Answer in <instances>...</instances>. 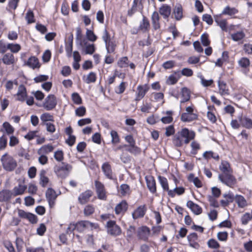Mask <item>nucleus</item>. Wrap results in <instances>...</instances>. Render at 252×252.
Instances as JSON below:
<instances>
[{
  "instance_id": "obj_27",
  "label": "nucleus",
  "mask_w": 252,
  "mask_h": 252,
  "mask_svg": "<svg viewBox=\"0 0 252 252\" xmlns=\"http://www.w3.org/2000/svg\"><path fill=\"white\" fill-rule=\"evenodd\" d=\"M145 206H140L138 207L132 213V216L133 219L136 220L138 218L143 217L146 212Z\"/></svg>"
},
{
  "instance_id": "obj_47",
  "label": "nucleus",
  "mask_w": 252,
  "mask_h": 252,
  "mask_svg": "<svg viewBox=\"0 0 252 252\" xmlns=\"http://www.w3.org/2000/svg\"><path fill=\"white\" fill-rule=\"evenodd\" d=\"M129 61L126 57L121 58L118 61L117 64L121 68L127 67L128 66Z\"/></svg>"
},
{
  "instance_id": "obj_15",
  "label": "nucleus",
  "mask_w": 252,
  "mask_h": 252,
  "mask_svg": "<svg viewBox=\"0 0 252 252\" xmlns=\"http://www.w3.org/2000/svg\"><path fill=\"white\" fill-rule=\"evenodd\" d=\"M17 100L20 101H24L27 96V91L25 87L20 85L18 87V92L16 94Z\"/></svg>"
},
{
  "instance_id": "obj_38",
  "label": "nucleus",
  "mask_w": 252,
  "mask_h": 252,
  "mask_svg": "<svg viewBox=\"0 0 252 252\" xmlns=\"http://www.w3.org/2000/svg\"><path fill=\"white\" fill-rule=\"evenodd\" d=\"M185 192V189L183 187L176 188L174 189L170 190L168 191V195L171 197H174L175 194L178 195L183 194Z\"/></svg>"
},
{
  "instance_id": "obj_62",
  "label": "nucleus",
  "mask_w": 252,
  "mask_h": 252,
  "mask_svg": "<svg viewBox=\"0 0 252 252\" xmlns=\"http://www.w3.org/2000/svg\"><path fill=\"white\" fill-rule=\"evenodd\" d=\"M252 219V216L250 213H246L241 218V222L243 225H246Z\"/></svg>"
},
{
  "instance_id": "obj_49",
  "label": "nucleus",
  "mask_w": 252,
  "mask_h": 252,
  "mask_svg": "<svg viewBox=\"0 0 252 252\" xmlns=\"http://www.w3.org/2000/svg\"><path fill=\"white\" fill-rule=\"evenodd\" d=\"M7 48L13 53H18L21 50V46L19 44L8 43Z\"/></svg>"
},
{
  "instance_id": "obj_4",
  "label": "nucleus",
  "mask_w": 252,
  "mask_h": 252,
  "mask_svg": "<svg viewBox=\"0 0 252 252\" xmlns=\"http://www.w3.org/2000/svg\"><path fill=\"white\" fill-rule=\"evenodd\" d=\"M193 106H188L186 108V112L182 113L181 120L184 122H191L197 119L198 115L194 112Z\"/></svg>"
},
{
  "instance_id": "obj_17",
  "label": "nucleus",
  "mask_w": 252,
  "mask_h": 252,
  "mask_svg": "<svg viewBox=\"0 0 252 252\" xmlns=\"http://www.w3.org/2000/svg\"><path fill=\"white\" fill-rule=\"evenodd\" d=\"M219 92L221 96L229 94V90L226 84L223 81L219 80L218 82Z\"/></svg>"
},
{
  "instance_id": "obj_34",
  "label": "nucleus",
  "mask_w": 252,
  "mask_h": 252,
  "mask_svg": "<svg viewBox=\"0 0 252 252\" xmlns=\"http://www.w3.org/2000/svg\"><path fill=\"white\" fill-rule=\"evenodd\" d=\"M27 64L33 69L39 68L40 66L38 60L35 57L30 58L27 61Z\"/></svg>"
},
{
  "instance_id": "obj_16",
  "label": "nucleus",
  "mask_w": 252,
  "mask_h": 252,
  "mask_svg": "<svg viewBox=\"0 0 252 252\" xmlns=\"http://www.w3.org/2000/svg\"><path fill=\"white\" fill-rule=\"evenodd\" d=\"M171 8L170 6L163 4L159 8V13L165 19H168L171 14Z\"/></svg>"
},
{
  "instance_id": "obj_29",
  "label": "nucleus",
  "mask_w": 252,
  "mask_h": 252,
  "mask_svg": "<svg viewBox=\"0 0 252 252\" xmlns=\"http://www.w3.org/2000/svg\"><path fill=\"white\" fill-rule=\"evenodd\" d=\"M163 114H165L166 116L163 117L160 119L161 122L164 124H168L171 123L173 120V118L172 117V115L173 114V112L172 111H167L165 112H162Z\"/></svg>"
},
{
  "instance_id": "obj_58",
  "label": "nucleus",
  "mask_w": 252,
  "mask_h": 252,
  "mask_svg": "<svg viewBox=\"0 0 252 252\" xmlns=\"http://www.w3.org/2000/svg\"><path fill=\"white\" fill-rule=\"evenodd\" d=\"M87 220L81 221L76 223V230L78 231L82 232L85 228H87Z\"/></svg>"
},
{
  "instance_id": "obj_12",
  "label": "nucleus",
  "mask_w": 252,
  "mask_h": 252,
  "mask_svg": "<svg viewBox=\"0 0 252 252\" xmlns=\"http://www.w3.org/2000/svg\"><path fill=\"white\" fill-rule=\"evenodd\" d=\"M101 169L106 178L110 180H113V173L110 164L108 162H105L102 165Z\"/></svg>"
},
{
  "instance_id": "obj_28",
  "label": "nucleus",
  "mask_w": 252,
  "mask_h": 252,
  "mask_svg": "<svg viewBox=\"0 0 252 252\" xmlns=\"http://www.w3.org/2000/svg\"><path fill=\"white\" fill-rule=\"evenodd\" d=\"M173 14L176 20H180L183 18V8L181 5L178 4L175 6Z\"/></svg>"
},
{
  "instance_id": "obj_44",
  "label": "nucleus",
  "mask_w": 252,
  "mask_h": 252,
  "mask_svg": "<svg viewBox=\"0 0 252 252\" xmlns=\"http://www.w3.org/2000/svg\"><path fill=\"white\" fill-rule=\"evenodd\" d=\"M158 179L159 183L161 186L163 190L167 191V192L168 193L169 190H170V189H169V186L167 179L164 177L159 176Z\"/></svg>"
},
{
  "instance_id": "obj_50",
  "label": "nucleus",
  "mask_w": 252,
  "mask_h": 252,
  "mask_svg": "<svg viewBox=\"0 0 252 252\" xmlns=\"http://www.w3.org/2000/svg\"><path fill=\"white\" fill-rule=\"evenodd\" d=\"M110 135L112 138L111 142L113 144H117L120 142V138L117 132L112 130L110 132Z\"/></svg>"
},
{
  "instance_id": "obj_22",
  "label": "nucleus",
  "mask_w": 252,
  "mask_h": 252,
  "mask_svg": "<svg viewBox=\"0 0 252 252\" xmlns=\"http://www.w3.org/2000/svg\"><path fill=\"white\" fill-rule=\"evenodd\" d=\"M0 131L4 134L10 135L13 134L14 132V128L7 122H4L2 126V128Z\"/></svg>"
},
{
  "instance_id": "obj_3",
  "label": "nucleus",
  "mask_w": 252,
  "mask_h": 252,
  "mask_svg": "<svg viewBox=\"0 0 252 252\" xmlns=\"http://www.w3.org/2000/svg\"><path fill=\"white\" fill-rule=\"evenodd\" d=\"M0 161L3 169L7 171H13L17 165L16 160L7 153L2 156Z\"/></svg>"
},
{
  "instance_id": "obj_64",
  "label": "nucleus",
  "mask_w": 252,
  "mask_h": 252,
  "mask_svg": "<svg viewBox=\"0 0 252 252\" xmlns=\"http://www.w3.org/2000/svg\"><path fill=\"white\" fill-rule=\"evenodd\" d=\"M94 211V208L92 205H87L84 209V213L85 216H90L93 214Z\"/></svg>"
},
{
  "instance_id": "obj_31",
  "label": "nucleus",
  "mask_w": 252,
  "mask_h": 252,
  "mask_svg": "<svg viewBox=\"0 0 252 252\" xmlns=\"http://www.w3.org/2000/svg\"><path fill=\"white\" fill-rule=\"evenodd\" d=\"M11 191L7 189L0 191V202H6L9 200L12 196Z\"/></svg>"
},
{
  "instance_id": "obj_55",
  "label": "nucleus",
  "mask_w": 252,
  "mask_h": 252,
  "mask_svg": "<svg viewBox=\"0 0 252 252\" xmlns=\"http://www.w3.org/2000/svg\"><path fill=\"white\" fill-rule=\"evenodd\" d=\"M200 39L204 46H208L210 45V41L209 39V35L207 33H204L202 34L201 36Z\"/></svg>"
},
{
  "instance_id": "obj_51",
  "label": "nucleus",
  "mask_w": 252,
  "mask_h": 252,
  "mask_svg": "<svg viewBox=\"0 0 252 252\" xmlns=\"http://www.w3.org/2000/svg\"><path fill=\"white\" fill-rule=\"evenodd\" d=\"M238 64L241 67L243 68H247L250 65V60L247 58H242L239 60Z\"/></svg>"
},
{
  "instance_id": "obj_7",
  "label": "nucleus",
  "mask_w": 252,
  "mask_h": 252,
  "mask_svg": "<svg viewBox=\"0 0 252 252\" xmlns=\"http://www.w3.org/2000/svg\"><path fill=\"white\" fill-rule=\"evenodd\" d=\"M150 232V228L146 226L139 227L136 231L137 236L138 239L143 241H148Z\"/></svg>"
},
{
  "instance_id": "obj_54",
  "label": "nucleus",
  "mask_w": 252,
  "mask_h": 252,
  "mask_svg": "<svg viewBox=\"0 0 252 252\" xmlns=\"http://www.w3.org/2000/svg\"><path fill=\"white\" fill-rule=\"evenodd\" d=\"M228 55L226 52H223L222 54V58H219L217 60L215 63L216 66L220 67L222 65L223 62L226 61L228 59Z\"/></svg>"
},
{
  "instance_id": "obj_52",
  "label": "nucleus",
  "mask_w": 252,
  "mask_h": 252,
  "mask_svg": "<svg viewBox=\"0 0 252 252\" xmlns=\"http://www.w3.org/2000/svg\"><path fill=\"white\" fill-rule=\"evenodd\" d=\"M207 245L209 248L217 249L220 248V245L218 241L214 239H210L207 242Z\"/></svg>"
},
{
  "instance_id": "obj_25",
  "label": "nucleus",
  "mask_w": 252,
  "mask_h": 252,
  "mask_svg": "<svg viewBox=\"0 0 252 252\" xmlns=\"http://www.w3.org/2000/svg\"><path fill=\"white\" fill-rule=\"evenodd\" d=\"M27 189L26 185L19 184L18 186H15L12 189V194L14 196L24 194L26 189Z\"/></svg>"
},
{
  "instance_id": "obj_32",
  "label": "nucleus",
  "mask_w": 252,
  "mask_h": 252,
  "mask_svg": "<svg viewBox=\"0 0 252 252\" xmlns=\"http://www.w3.org/2000/svg\"><path fill=\"white\" fill-rule=\"evenodd\" d=\"M139 28L143 32H146L149 30L150 23L146 17H143V19L140 23Z\"/></svg>"
},
{
  "instance_id": "obj_39",
  "label": "nucleus",
  "mask_w": 252,
  "mask_h": 252,
  "mask_svg": "<svg viewBox=\"0 0 252 252\" xmlns=\"http://www.w3.org/2000/svg\"><path fill=\"white\" fill-rule=\"evenodd\" d=\"M180 77L179 71L175 72V74H172L169 76L167 80V83L169 85H174L177 82Z\"/></svg>"
},
{
  "instance_id": "obj_41",
  "label": "nucleus",
  "mask_w": 252,
  "mask_h": 252,
  "mask_svg": "<svg viewBox=\"0 0 252 252\" xmlns=\"http://www.w3.org/2000/svg\"><path fill=\"white\" fill-rule=\"evenodd\" d=\"M245 36V34L243 31H239L231 34V38L234 41H239L242 40Z\"/></svg>"
},
{
  "instance_id": "obj_23",
  "label": "nucleus",
  "mask_w": 252,
  "mask_h": 252,
  "mask_svg": "<svg viewBox=\"0 0 252 252\" xmlns=\"http://www.w3.org/2000/svg\"><path fill=\"white\" fill-rule=\"evenodd\" d=\"M238 119L240 122L241 123V125H242V126L248 129L252 128V119L246 116L243 117L242 116H239L238 117Z\"/></svg>"
},
{
  "instance_id": "obj_1",
  "label": "nucleus",
  "mask_w": 252,
  "mask_h": 252,
  "mask_svg": "<svg viewBox=\"0 0 252 252\" xmlns=\"http://www.w3.org/2000/svg\"><path fill=\"white\" fill-rule=\"evenodd\" d=\"M195 135L194 131L184 128L174 135L173 143L175 146L181 147L184 143L188 144L190 140L193 139Z\"/></svg>"
},
{
  "instance_id": "obj_9",
  "label": "nucleus",
  "mask_w": 252,
  "mask_h": 252,
  "mask_svg": "<svg viewBox=\"0 0 252 252\" xmlns=\"http://www.w3.org/2000/svg\"><path fill=\"white\" fill-rule=\"evenodd\" d=\"M149 89L150 87L148 84L138 86L137 87L135 100L136 101H140L144 97Z\"/></svg>"
},
{
  "instance_id": "obj_45",
  "label": "nucleus",
  "mask_w": 252,
  "mask_h": 252,
  "mask_svg": "<svg viewBox=\"0 0 252 252\" xmlns=\"http://www.w3.org/2000/svg\"><path fill=\"white\" fill-rule=\"evenodd\" d=\"M105 44V47L108 53H113L115 50L116 44L115 41L110 40Z\"/></svg>"
},
{
  "instance_id": "obj_18",
  "label": "nucleus",
  "mask_w": 252,
  "mask_h": 252,
  "mask_svg": "<svg viewBox=\"0 0 252 252\" xmlns=\"http://www.w3.org/2000/svg\"><path fill=\"white\" fill-rule=\"evenodd\" d=\"M54 149V147L51 144H48L43 145L37 151L38 155H43L46 156L49 153L52 152Z\"/></svg>"
},
{
  "instance_id": "obj_59",
  "label": "nucleus",
  "mask_w": 252,
  "mask_h": 252,
  "mask_svg": "<svg viewBox=\"0 0 252 252\" xmlns=\"http://www.w3.org/2000/svg\"><path fill=\"white\" fill-rule=\"evenodd\" d=\"M25 18L28 24H31L35 22L33 13L30 9L26 13Z\"/></svg>"
},
{
  "instance_id": "obj_14",
  "label": "nucleus",
  "mask_w": 252,
  "mask_h": 252,
  "mask_svg": "<svg viewBox=\"0 0 252 252\" xmlns=\"http://www.w3.org/2000/svg\"><path fill=\"white\" fill-rule=\"evenodd\" d=\"M127 204L125 200L118 204L115 208V214L117 215H123L127 209Z\"/></svg>"
},
{
  "instance_id": "obj_36",
  "label": "nucleus",
  "mask_w": 252,
  "mask_h": 252,
  "mask_svg": "<svg viewBox=\"0 0 252 252\" xmlns=\"http://www.w3.org/2000/svg\"><path fill=\"white\" fill-rule=\"evenodd\" d=\"M238 12V10L236 8L227 6L223 9L220 14L232 16L237 14Z\"/></svg>"
},
{
  "instance_id": "obj_48",
  "label": "nucleus",
  "mask_w": 252,
  "mask_h": 252,
  "mask_svg": "<svg viewBox=\"0 0 252 252\" xmlns=\"http://www.w3.org/2000/svg\"><path fill=\"white\" fill-rule=\"evenodd\" d=\"M189 180L192 182L197 188H200L202 186L201 181L197 177H194L192 174L189 176Z\"/></svg>"
},
{
  "instance_id": "obj_42",
  "label": "nucleus",
  "mask_w": 252,
  "mask_h": 252,
  "mask_svg": "<svg viewBox=\"0 0 252 252\" xmlns=\"http://www.w3.org/2000/svg\"><path fill=\"white\" fill-rule=\"evenodd\" d=\"M45 173L46 172L44 170H42L40 174V184L43 187H46L49 182V179L46 176Z\"/></svg>"
},
{
  "instance_id": "obj_61",
  "label": "nucleus",
  "mask_w": 252,
  "mask_h": 252,
  "mask_svg": "<svg viewBox=\"0 0 252 252\" xmlns=\"http://www.w3.org/2000/svg\"><path fill=\"white\" fill-rule=\"evenodd\" d=\"M3 244L5 248L8 251V252H16L12 244L10 241L7 240L4 241Z\"/></svg>"
},
{
  "instance_id": "obj_63",
  "label": "nucleus",
  "mask_w": 252,
  "mask_h": 252,
  "mask_svg": "<svg viewBox=\"0 0 252 252\" xmlns=\"http://www.w3.org/2000/svg\"><path fill=\"white\" fill-rule=\"evenodd\" d=\"M152 104L148 102L143 103L140 107V110L143 113H149L152 109Z\"/></svg>"
},
{
  "instance_id": "obj_13",
  "label": "nucleus",
  "mask_w": 252,
  "mask_h": 252,
  "mask_svg": "<svg viewBox=\"0 0 252 252\" xmlns=\"http://www.w3.org/2000/svg\"><path fill=\"white\" fill-rule=\"evenodd\" d=\"M147 186L152 193H154L157 191L156 181L154 178L152 176H147L145 177Z\"/></svg>"
},
{
  "instance_id": "obj_6",
  "label": "nucleus",
  "mask_w": 252,
  "mask_h": 252,
  "mask_svg": "<svg viewBox=\"0 0 252 252\" xmlns=\"http://www.w3.org/2000/svg\"><path fill=\"white\" fill-rule=\"evenodd\" d=\"M232 174L233 173L220 174L218 178L221 183L231 188L236 183V179Z\"/></svg>"
},
{
  "instance_id": "obj_43",
  "label": "nucleus",
  "mask_w": 252,
  "mask_h": 252,
  "mask_svg": "<svg viewBox=\"0 0 252 252\" xmlns=\"http://www.w3.org/2000/svg\"><path fill=\"white\" fill-rule=\"evenodd\" d=\"M130 189L127 184H122L120 186V192L122 196H126L130 193Z\"/></svg>"
},
{
  "instance_id": "obj_21",
  "label": "nucleus",
  "mask_w": 252,
  "mask_h": 252,
  "mask_svg": "<svg viewBox=\"0 0 252 252\" xmlns=\"http://www.w3.org/2000/svg\"><path fill=\"white\" fill-rule=\"evenodd\" d=\"M198 236L196 233H192L189 234L187 239L189 242V246L193 248L198 249L199 247V244L196 242V240H197Z\"/></svg>"
},
{
  "instance_id": "obj_40",
  "label": "nucleus",
  "mask_w": 252,
  "mask_h": 252,
  "mask_svg": "<svg viewBox=\"0 0 252 252\" xmlns=\"http://www.w3.org/2000/svg\"><path fill=\"white\" fill-rule=\"evenodd\" d=\"M84 80L87 84L94 83L96 80V74L94 72H91L87 75L86 78H85V76L84 77Z\"/></svg>"
},
{
  "instance_id": "obj_8",
  "label": "nucleus",
  "mask_w": 252,
  "mask_h": 252,
  "mask_svg": "<svg viewBox=\"0 0 252 252\" xmlns=\"http://www.w3.org/2000/svg\"><path fill=\"white\" fill-rule=\"evenodd\" d=\"M94 185L98 198L100 200H105L107 196L104 185L98 181L94 182Z\"/></svg>"
},
{
  "instance_id": "obj_60",
  "label": "nucleus",
  "mask_w": 252,
  "mask_h": 252,
  "mask_svg": "<svg viewBox=\"0 0 252 252\" xmlns=\"http://www.w3.org/2000/svg\"><path fill=\"white\" fill-rule=\"evenodd\" d=\"M200 80L201 85L205 87H207L211 86V85L213 83L214 81L212 79L206 80L202 75H200L199 76Z\"/></svg>"
},
{
  "instance_id": "obj_20",
  "label": "nucleus",
  "mask_w": 252,
  "mask_h": 252,
  "mask_svg": "<svg viewBox=\"0 0 252 252\" xmlns=\"http://www.w3.org/2000/svg\"><path fill=\"white\" fill-rule=\"evenodd\" d=\"M187 206L195 215H198L202 213V210L201 207L192 201H188L187 203Z\"/></svg>"
},
{
  "instance_id": "obj_5",
  "label": "nucleus",
  "mask_w": 252,
  "mask_h": 252,
  "mask_svg": "<svg viewBox=\"0 0 252 252\" xmlns=\"http://www.w3.org/2000/svg\"><path fill=\"white\" fill-rule=\"evenodd\" d=\"M106 226L107 233L111 236L116 237L120 235L122 233L121 227L114 220L108 221Z\"/></svg>"
},
{
  "instance_id": "obj_33",
  "label": "nucleus",
  "mask_w": 252,
  "mask_h": 252,
  "mask_svg": "<svg viewBox=\"0 0 252 252\" xmlns=\"http://www.w3.org/2000/svg\"><path fill=\"white\" fill-rule=\"evenodd\" d=\"M83 43L85 48L86 54L92 55L94 52L95 48L94 44L88 43L86 40H84Z\"/></svg>"
},
{
  "instance_id": "obj_46",
  "label": "nucleus",
  "mask_w": 252,
  "mask_h": 252,
  "mask_svg": "<svg viewBox=\"0 0 252 252\" xmlns=\"http://www.w3.org/2000/svg\"><path fill=\"white\" fill-rule=\"evenodd\" d=\"M203 157L206 159H209L211 158H213L216 160H219V156L218 154L214 153L212 151H206L203 155Z\"/></svg>"
},
{
  "instance_id": "obj_53",
  "label": "nucleus",
  "mask_w": 252,
  "mask_h": 252,
  "mask_svg": "<svg viewBox=\"0 0 252 252\" xmlns=\"http://www.w3.org/2000/svg\"><path fill=\"white\" fill-rule=\"evenodd\" d=\"M54 157L58 162H61L63 160L64 154L62 150H58L54 152Z\"/></svg>"
},
{
  "instance_id": "obj_11",
  "label": "nucleus",
  "mask_w": 252,
  "mask_h": 252,
  "mask_svg": "<svg viewBox=\"0 0 252 252\" xmlns=\"http://www.w3.org/2000/svg\"><path fill=\"white\" fill-rule=\"evenodd\" d=\"M46 197L50 207H53L54 205L55 201L57 197L56 191L51 188L48 189L46 192Z\"/></svg>"
},
{
  "instance_id": "obj_30",
  "label": "nucleus",
  "mask_w": 252,
  "mask_h": 252,
  "mask_svg": "<svg viewBox=\"0 0 252 252\" xmlns=\"http://www.w3.org/2000/svg\"><path fill=\"white\" fill-rule=\"evenodd\" d=\"M2 61L6 65L13 64L15 62L14 57L11 53H7L4 55L2 58Z\"/></svg>"
},
{
  "instance_id": "obj_19",
  "label": "nucleus",
  "mask_w": 252,
  "mask_h": 252,
  "mask_svg": "<svg viewBox=\"0 0 252 252\" xmlns=\"http://www.w3.org/2000/svg\"><path fill=\"white\" fill-rule=\"evenodd\" d=\"M221 14L214 15V19L217 25L219 26L222 31H227V21L225 19H221Z\"/></svg>"
},
{
  "instance_id": "obj_26",
  "label": "nucleus",
  "mask_w": 252,
  "mask_h": 252,
  "mask_svg": "<svg viewBox=\"0 0 252 252\" xmlns=\"http://www.w3.org/2000/svg\"><path fill=\"white\" fill-rule=\"evenodd\" d=\"M219 169L221 171V174L233 173V170L231 168L230 164L225 160L221 161L219 166Z\"/></svg>"
},
{
  "instance_id": "obj_37",
  "label": "nucleus",
  "mask_w": 252,
  "mask_h": 252,
  "mask_svg": "<svg viewBox=\"0 0 252 252\" xmlns=\"http://www.w3.org/2000/svg\"><path fill=\"white\" fill-rule=\"evenodd\" d=\"M234 200L240 208H244L247 205V201L242 195H236L235 197Z\"/></svg>"
},
{
  "instance_id": "obj_24",
  "label": "nucleus",
  "mask_w": 252,
  "mask_h": 252,
  "mask_svg": "<svg viewBox=\"0 0 252 252\" xmlns=\"http://www.w3.org/2000/svg\"><path fill=\"white\" fill-rule=\"evenodd\" d=\"M92 195V192L91 190H88L85 192L82 193L78 197L79 202L84 204L88 202L90 200V197Z\"/></svg>"
},
{
  "instance_id": "obj_2",
  "label": "nucleus",
  "mask_w": 252,
  "mask_h": 252,
  "mask_svg": "<svg viewBox=\"0 0 252 252\" xmlns=\"http://www.w3.org/2000/svg\"><path fill=\"white\" fill-rule=\"evenodd\" d=\"M72 169V165L64 162H62L61 164H56L53 168L56 176L62 179L66 178Z\"/></svg>"
},
{
  "instance_id": "obj_35",
  "label": "nucleus",
  "mask_w": 252,
  "mask_h": 252,
  "mask_svg": "<svg viewBox=\"0 0 252 252\" xmlns=\"http://www.w3.org/2000/svg\"><path fill=\"white\" fill-rule=\"evenodd\" d=\"M190 94L189 91L187 88H183L182 90V99L181 103L188 101L190 99Z\"/></svg>"
},
{
  "instance_id": "obj_56",
  "label": "nucleus",
  "mask_w": 252,
  "mask_h": 252,
  "mask_svg": "<svg viewBox=\"0 0 252 252\" xmlns=\"http://www.w3.org/2000/svg\"><path fill=\"white\" fill-rule=\"evenodd\" d=\"M41 120L44 123H47L48 121H53V117L48 113H44L40 116Z\"/></svg>"
},
{
  "instance_id": "obj_57",
  "label": "nucleus",
  "mask_w": 252,
  "mask_h": 252,
  "mask_svg": "<svg viewBox=\"0 0 252 252\" xmlns=\"http://www.w3.org/2000/svg\"><path fill=\"white\" fill-rule=\"evenodd\" d=\"M136 232V229L134 226L130 225L126 230V237L128 240L133 238L134 234Z\"/></svg>"
},
{
  "instance_id": "obj_10",
  "label": "nucleus",
  "mask_w": 252,
  "mask_h": 252,
  "mask_svg": "<svg viewBox=\"0 0 252 252\" xmlns=\"http://www.w3.org/2000/svg\"><path fill=\"white\" fill-rule=\"evenodd\" d=\"M57 105L56 98L53 94H49L45 99L43 106L47 110H51L54 109Z\"/></svg>"
}]
</instances>
